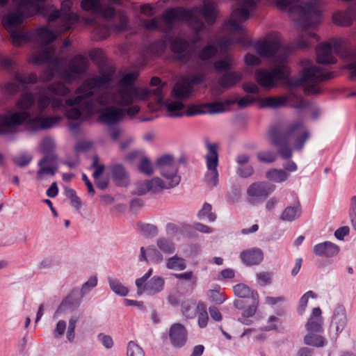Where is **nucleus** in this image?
Instances as JSON below:
<instances>
[{
  "mask_svg": "<svg viewBox=\"0 0 356 356\" xmlns=\"http://www.w3.org/2000/svg\"><path fill=\"white\" fill-rule=\"evenodd\" d=\"M254 49L260 56L272 58L275 63L281 64L271 71L265 70L256 71L255 79L261 87L273 88L278 80L286 79L289 76L288 67L282 63L286 61L289 54L293 51V48L282 45L278 33L268 34L262 41L254 44Z\"/></svg>",
  "mask_w": 356,
  "mask_h": 356,
  "instance_id": "nucleus-1",
  "label": "nucleus"
},
{
  "mask_svg": "<svg viewBox=\"0 0 356 356\" xmlns=\"http://www.w3.org/2000/svg\"><path fill=\"white\" fill-rule=\"evenodd\" d=\"M111 81L109 75L95 76L86 80L76 90L78 95L72 99L65 100V104L69 108L65 111L67 118L77 120L83 115L86 117L92 114L97 105L105 106L100 104L99 99L102 94L95 95L94 90L108 85Z\"/></svg>",
  "mask_w": 356,
  "mask_h": 356,
  "instance_id": "nucleus-2",
  "label": "nucleus"
},
{
  "mask_svg": "<svg viewBox=\"0 0 356 356\" xmlns=\"http://www.w3.org/2000/svg\"><path fill=\"white\" fill-rule=\"evenodd\" d=\"M217 13L216 4L210 0H204L202 6L195 7L192 10H187L183 7L167 9L162 17L168 31L172 29L175 22L181 21L186 22L194 32L198 34L205 28L200 15L204 17L209 25H211L216 22Z\"/></svg>",
  "mask_w": 356,
  "mask_h": 356,
  "instance_id": "nucleus-3",
  "label": "nucleus"
},
{
  "mask_svg": "<svg viewBox=\"0 0 356 356\" xmlns=\"http://www.w3.org/2000/svg\"><path fill=\"white\" fill-rule=\"evenodd\" d=\"M302 70L298 77L290 79L287 84L291 87L303 86L307 95H318L321 92L320 83L332 77V73L325 74L323 69L315 65L309 60L301 62Z\"/></svg>",
  "mask_w": 356,
  "mask_h": 356,
  "instance_id": "nucleus-4",
  "label": "nucleus"
},
{
  "mask_svg": "<svg viewBox=\"0 0 356 356\" xmlns=\"http://www.w3.org/2000/svg\"><path fill=\"white\" fill-rule=\"evenodd\" d=\"M152 95H155L156 101L158 103L161 104L163 102V95L161 94L160 88L154 90L122 88L118 89L114 94L103 92L99 101L102 104L114 103L121 106H128L131 104L135 99L145 100Z\"/></svg>",
  "mask_w": 356,
  "mask_h": 356,
  "instance_id": "nucleus-5",
  "label": "nucleus"
},
{
  "mask_svg": "<svg viewBox=\"0 0 356 356\" xmlns=\"http://www.w3.org/2000/svg\"><path fill=\"white\" fill-rule=\"evenodd\" d=\"M275 4L282 10L297 13L298 22L304 29L313 28L320 23L321 12L316 3L300 2V0H276Z\"/></svg>",
  "mask_w": 356,
  "mask_h": 356,
  "instance_id": "nucleus-6",
  "label": "nucleus"
},
{
  "mask_svg": "<svg viewBox=\"0 0 356 356\" xmlns=\"http://www.w3.org/2000/svg\"><path fill=\"white\" fill-rule=\"evenodd\" d=\"M60 119L58 116L31 118L29 112H16L0 116V133H8L11 127L19 125L24 122H30L33 130L47 129L57 124Z\"/></svg>",
  "mask_w": 356,
  "mask_h": 356,
  "instance_id": "nucleus-7",
  "label": "nucleus"
},
{
  "mask_svg": "<svg viewBox=\"0 0 356 356\" xmlns=\"http://www.w3.org/2000/svg\"><path fill=\"white\" fill-rule=\"evenodd\" d=\"M58 35L47 27L38 29V49L33 56L32 62L40 65L51 62L54 58L55 49L49 44L54 42Z\"/></svg>",
  "mask_w": 356,
  "mask_h": 356,
  "instance_id": "nucleus-8",
  "label": "nucleus"
},
{
  "mask_svg": "<svg viewBox=\"0 0 356 356\" xmlns=\"http://www.w3.org/2000/svg\"><path fill=\"white\" fill-rule=\"evenodd\" d=\"M72 3L71 0H63L60 10H55L48 16L49 21H56L55 28L60 34L71 29L79 20L78 16L70 12Z\"/></svg>",
  "mask_w": 356,
  "mask_h": 356,
  "instance_id": "nucleus-9",
  "label": "nucleus"
},
{
  "mask_svg": "<svg viewBox=\"0 0 356 356\" xmlns=\"http://www.w3.org/2000/svg\"><path fill=\"white\" fill-rule=\"evenodd\" d=\"M282 134L289 141L292 139L293 149L297 151L303 149L306 142L311 136L310 131L305 128L304 121L301 119L289 123Z\"/></svg>",
  "mask_w": 356,
  "mask_h": 356,
  "instance_id": "nucleus-10",
  "label": "nucleus"
},
{
  "mask_svg": "<svg viewBox=\"0 0 356 356\" xmlns=\"http://www.w3.org/2000/svg\"><path fill=\"white\" fill-rule=\"evenodd\" d=\"M152 272L153 270L150 268L143 277L136 280L138 295L147 292L148 295L152 296L161 292L163 289L165 282L161 277L154 276L147 281L151 277Z\"/></svg>",
  "mask_w": 356,
  "mask_h": 356,
  "instance_id": "nucleus-11",
  "label": "nucleus"
},
{
  "mask_svg": "<svg viewBox=\"0 0 356 356\" xmlns=\"http://www.w3.org/2000/svg\"><path fill=\"white\" fill-rule=\"evenodd\" d=\"M206 145L209 152L206 156L208 172L205 175V181L210 187H213L218 181V146L216 143L211 144L208 141L206 142Z\"/></svg>",
  "mask_w": 356,
  "mask_h": 356,
  "instance_id": "nucleus-12",
  "label": "nucleus"
},
{
  "mask_svg": "<svg viewBox=\"0 0 356 356\" xmlns=\"http://www.w3.org/2000/svg\"><path fill=\"white\" fill-rule=\"evenodd\" d=\"M88 66L87 58L77 54L69 61L67 66L62 71V77L67 83H71L86 72Z\"/></svg>",
  "mask_w": 356,
  "mask_h": 356,
  "instance_id": "nucleus-13",
  "label": "nucleus"
},
{
  "mask_svg": "<svg viewBox=\"0 0 356 356\" xmlns=\"http://www.w3.org/2000/svg\"><path fill=\"white\" fill-rule=\"evenodd\" d=\"M156 165L161 175L169 180V187H174L179 183L180 177L177 175V167L172 155L165 154L158 158Z\"/></svg>",
  "mask_w": 356,
  "mask_h": 356,
  "instance_id": "nucleus-14",
  "label": "nucleus"
},
{
  "mask_svg": "<svg viewBox=\"0 0 356 356\" xmlns=\"http://www.w3.org/2000/svg\"><path fill=\"white\" fill-rule=\"evenodd\" d=\"M268 136L271 143L277 147V152L283 159H289L293 154V147H291L289 140L282 134L278 127H270Z\"/></svg>",
  "mask_w": 356,
  "mask_h": 356,
  "instance_id": "nucleus-15",
  "label": "nucleus"
},
{
  "mask_svg": "<svg viewBox=\"0 0 356 356\" xmlns=\"http://www.w3.org/2000/svg\"><path fill=\"white\" fill-rule=\"evenodd\" d=\"M70 90L62 82L53 83L45 89L44 95H41L38 102V106L40 112L47 108L50 103V97L53 95H66Z\"/></svg>",
  "mask_w": 356,
  "mask_h": 356,
  "instance_id": "nucleus-16",
  "label": "nucleus"
},
{
  "mask_svg": "<svg viewBox=\"0 0 356 356\" xmlns=\"http://www.w3.org/2000/svg\"><path fill=\"white\" fill-rule=\"evenodd\" d=\"M274 190L273 185L264 181L256 182L248 187L247 194L250 198V202L254 204L256 202L265 200Z\"/></svg>",
  "mask_w": 356,
  "mask_h": 356,
  "instance_id": "nucleus-17",
  "label": "nucleus"
},
{
  "mask_svg": "<svg viewBox=\"0 0 356 356\" xmlns=\"http://www.w3.org/2000/svg\"><path fill=\"white\" fill-rule=\"evenodd\" d=\"M58 156L56 154L44 156L38 162L39 170L37 172V179L42 180L45 175L54 176L58 170Z\"/></svg>",
  "mask_w": 356,
  "mask_h": 356,
  "instance_id": "nucleus-18",
  "label": "nucleus"
},
{
  "mask_svg": "<svg viewBox=\"0 0 356 356\" xmlns=\"http://www.w3.org/2000/svg\"><path fill=\"white\" fill-rule=\"evenodd\" d=\"M170 48L175 60L186 62L190 59L191 51L188 41L180 38L173 39Z\"/></svg>",
  "mask_w": 356,
  "mask_h": 356,
  "instance_id": "nucleus-19",
  "label": "nucleus"
},
{
  "mask_svg": "<svg viewBox=\"0 0 356 356\" xmlns=\"http://www.w3.org/2000/svg\"><path fill=\"white\" fill-rule=\"evenodd\" d=\"M225 111V104L222 102L207 103L200 105L191 106L186 111V115L187 116H192L199 114H204L207 113L215 114L222 113Z\"/></svg>",
  "mask_w": 356,
  "mask_h": 356,
  "instance_id": "nucleus-20",
  "label": "nucleus"
},
{
  "mask_svg": "<svg viewBox=\"0 0 356 356\" xmlns=\"http://www.w3.org/2000/svg\"><path fill=\"white\" fill-rule=\"evenodd\" d=\"M204 80L202 74H195L191 79V83L188 81H182L177 83L172 90V95L175 97L179 99H184L188 98L191 92V83L200 84Z\"/></svg>",
  "mask_w": 356,
  "mask_h": 356,
  "instance_id": "nucleus-21",
  "label": "nucleus"
},
{
  "mask_svg": "<svg viewBox=\"0 0 356 356\" xmlns=\"http://www.w3.org/2000/svg\"><path fill=\"white\" fill-rule=\"evenodd\" d=\"M171 344L175 348H181L187 341V330L181 323H174L169 331Z\"/></svg>",
  "mask_w": 356,
  "mask_h": 356,
  "instance_id": "nucleus-22",
  "label": "nucleus"
},
{
  "mask_svg": "<svg viewBox=\"0 0 356 356\" xmlns=\"http://www.w3.org/2000/svg\"><path fill=\"white\" fill-rule=\"evenodd\" d=\"M101 113L99 120L108 125H114L118 123L125 114L124 109L113 106L102 109Z\"/></svg>",
  "mask_w": 356,
  "mask_h": 356,
  "instance_id": "nucleus-23",
  "label": "nucleus"
},
{
  "mask_svg": "<svg viewBox=\"0 0 356 356\" xmlns=\"http://www.w3.org/2000/svg\"><path fill=\"white\" fill-rule=\"evenodd\" d=\"M316 61L319 64L330 65L336 63L337 60L332 55V45L321 43L316 48Z\"/></svg>",
  "mask_w": 356,
  "mask_h": 356,
  "instance_id": "nucleus-24",
  "label": "nucleus"
},
{
  "mask_svg": "<svg viewBox=\"0 0 356 356\" xmlns=\"http://www.w3.org/2000/svg\"><path fill=\"white\" fill-rule=\"evenodd\" d=\"M112 179L115 185L126 187L129 184V175L124 167L119 163L112 165L111 167Z\"/></svg>",
  "mask_w": 356,
  "mask_h": 356,
  "instance_id": "nucleus-25",
  "label": "nucleus"
},
{
  "mask_svg": "<svg viewBox=\"0 0 356 356\" xmlns=\"http://www.w3.org/2000/svg\"><path fill=\"white\" fill-rule=\"evenodd\" d=\"M241 259L247 266L258 265L264 259L263 252L257 248L244 250L241 253Z\"/></svg>",
  "mask_w": 356,
  "mask_h": 356,
  "instance_id": "nucleus-26",
  "label": "nucleus"
},
{
  "mask_svg": "<svg viewBox=\"0 0 356 356\" xmlns=\"http://www.w3.org/2000/svg\"><path fill=\"white\" fill-rule=\"evenodd\" d=\"M322 325L321 309L319 307H315L312 309V314L305 325L306 330L309 332H321Z\"/></svg>",
  "mask_w": 356,
  "mask_h": 356,
  "instance_id": "nucleus-27",
  "label": "nucleus"
},
{
  "mask_svg": "<svg viewBox=\"0 0 356 356\" xmlns=\"http://www.w3.org/2000/svg\"><path fill=\"white\" fill-rule=\"evenodd\" d=\"M140 260H145L147 263L158 264L163 261V255L160 249L152 246H147V248L142 246Z\"/></svg>",
  "mask_w": 356,
  "mask_h": 356,
  "instance_id": "nucleus-28",
  "label": "nucleus"
},
{
  "mask_svg": "<svg viewBox=\"0 0 356 356\" xmlns=\"http://www.w3.org/2000/svg\"><path fill=\"white\" fill-rule=\"evenodd\" d=\"M332 324L335 325L337 333L341 332L346 326L347 316L346 311L343 306H337L334 312L332 319Z\"/></svg>",
  "mask_w": 356,
  "mask_h": 356,
  "instance_id": "nucleus-29",
  "label": "nucleus"
},
{
  "mask_svg": "<svg viewBox=\"0 0 356 356\" xmlns=\"http://www.w3.org/2000/svg\"><path fill=\"white\" fill-rule=\"evenodd\" d=\"M143 185H144L145 188L139 190V195H143L149 191L156 193L162 191L164 188H170L169 187V182L166 184L159 177H154L151 180L147 181Z\"/></svg>",
  "mask_w": 356,
  "mask_h": 356,
  "instance_id": "nucleus-30",
  "label": "nucleus"
},
{
  "mask_svg": "<svg viewBox=\"0 0 356 356\" xmlns=\"http://www.w3.org/2000/svg\"><path fill=\"white\" fill-rule=\"evenodd\" d=\"M353 13L352 7H349L344 12H337L332 15L333 22L338 26H348L353 22Z\"/></svg>",
  "mask_w": 356,
  "mask_h": 356,
  "instance_id": "nucleus-31",
  "label": "nucleus"
},
{
  "mask_svg": "<svg viewBox=\"0 0 356 356\" xmlns=\"http://www.w3.org/2000/svg\"><path fill=\"white\" fill-rule=\"evenodd\" d=\"M248 307L243 312L242 317L238 319L240 322L243 324L249 325L250 321L248 319L249 317L253 316L259 305V295L254 293L252 296V300H250Z\"/></svg>",
  "mask_w": 356,
  "mask_h": 356,
  "instance_id": "nucleus-32",
  "label": "nucleus"
},
{
  "mask_svg": "<svg viewBox=\"0 0 356 356\" xmlns=\"http://www.w3.org/2000/svg\"><path fill=\"white\" fill-rule=\"evenodd\" d=\"M80 304V298L74 297V293H72L62 301L57 311L58 312H65L67 310L72 311L77 308Z\"/></svg>",
  "mask_w": 356,
  "mask_h": 356,
  "instance_id": "nucleus-33",
  "label": "nucleus"
},
{
  "mask_svg": "<svg viewBox=\"0 0 356 356\" xmlns=\"http://www.w3.org/2000/svg\"><path fill=\"white\" fill-rule=\"evenodd\" d=\"M241 79V74L236 72H230L224 74L218 80L220 86L228 88L234 86Z\"/></svg>",
  "mask_w": 356,
  "mask_h": 356,
  "instance_id": "nucleus-34",
  "label": "nucleus"
},
{
  "mask_svg": "<svg viewBox=\"0 0 356 356\" xmlns=\"http://www.w3.org/2000/svg\"><path fill=\"white\" fill-rule=\"evenodd\" d=\"M301 213L300 203L293 207H287L280 216V219L284 221H293L298 218Z\"/></svg>",
  "mask_w": 356,
  "mask_h": 356,
  "instance_id": "nucleus-35",
  "label": "nucleus"
},
{
  "mask_svg": "<svg viewBox=\"0 0 356 356\" xmlns=\"http://www.w3.org/2000/svg\"><path fill=\"white\" fill-rule=\"evenodd\" d=\"M339 252V246H314L313 252L318 257H331Z\"/></svg>",
  "mask_w": 356,
  "mask_h": 356,
  "instance_id": "nucleus-36",
  "label": "nucleus"
},
{
  "mask_svg": "<svg viewBox=\"0 0 356 356\" xmlns=\"http://www.w3.org/2000/svg\"><path fill=\"white\" fill-rule=\"evenodd\" d=\"M166 109L171 118L181 117L184 115V104L179 101H172L166 104Z\"/></svg>",
  "mask_w": 356,
  "mask_h": 356,
  "instance_id": "nucleus-37",
  "label": "nucleus"
},
{
  "mask_svg": "<svg viewBox=\"0 0 356 356\" xmlns=\"http://www.w3.org/2000/svg\"><path fill=\"white\" fill-rule=\"evenodd\" d=\"M266 177L270 181L280 183L286 181L289 175L284 170L273 168L266 172Z\"/></svg>",
  "mask_w": 356,
  "mask_h": 356,
  "instance_id": "nucleus-38",
  "label": "nucleus"
},
{
  "mask_svg": "<svg viewBox=\"0 0 356 356\" xmlns=\"http://www.w3.org/2000/svg\"><path fill=\"white\" fill-rule=\"evenodd\" d=\"M234 292L236 296L240 298L252 300L254 293H257L255 291H252L247 285L244 284H238L233 287Z\"/></svg>",
  "mask_w": 356,
  "mask_h": 356,
  "instance_id": "nucleus-39",
  "label": "nucleus"
},
{
  "mask_svg": "<svg viewBox=\"0 0 356 356\" xmlns=\"http://www.w3.org/2000/svg\"><path fill=\"white\" fill-rule=\"evenodd\" d=\"M287 98L285 97H268L263 99L262 106L279 108L285 105Z\"/></svg>",
  "mask_w": 356,
  "mask_h": 356,
  "instance_id": "nucleus-40",
  "label": "nucleus"
},
{
  "mask_svg": "<svg viewBox=\"0 0 356 356\" xmlns=\"http://www.w3.org/2000/svg\"><path fill=\"white\" fill-rule=\"evenodd\" d=\"M167 267L169 269L182 270L186 268V261L184 259L175 255L168 259Z\"/></svg>",
  "mask_w": 356,
  "mask_h": 356,
  "instance_id": "nucleus-41",
  "label": "nucleus"
},
{
  "mask_svg": "<svg viewBox=\"0 0 356 356\" xmlns=\"http://www.w3.org/2000/svg\"><path fill=\"white\" fill-rule=\"evenodd\" d=\"M304 343L308 346L323 347L325 345V339L321 335L310 332L305 337Z\"/></svg>",
  "mask_w": 356,
  "mask_h": 356,
  "instance_id": "nucleus-42",
  "label": "nucleus"
},
{
  "mask_svg": "<svg viewBox=\"0 0 356 356\" xmlns=\"http://www.w3.org/2000/svg\"><path fill=\"white\" fill-rule=\"evenodd\" d=\"M312 37L318 40V38L315 33H312L307 31H304L298 38L297 47L300 49H305L308 48L309 47V42L308 40Z\"/></svg>",
  "mask_w": 356,
  "mask_h": 356,
  "instance_id": "nucleus-43",
  "label": "nucleus"
},
{
  "mask_svg": "<svg viewBox=\"0 0 356 356\" xmlns=\"http://www.w3.org/2000/svg\"><path fill=\"white\" fill-rule=\"evenodd\" d=\"M197 309L199 312L198 314V325L201 328H204L207 325L209 316L207 312V307L204 302H199L197 305Z\"/></svg>",
  "mask_w": 356,
  "mask_h": 356,
  "instance_id": "nucleus-44",
  "label": "nucleus"
},
{
  "mask_svg": "<svg viewBox=\"0 0 356 356\" xmlns=\"http://www.w3.org/2000/svg\"><path fill=\"white\" fill-rule=\"evenodd\" d=\"M108 284L111 290L117 295L126 296L129 292L128 289L124 286L118 280L108 278Z\"/></svg>",
  "mask_w": 356,
  "mask_h": 356,
  "instance_id": "nucleus-45",
  "label": "nucleus"
},
{
  "mask_svg": "<svg viewBox=\"0 0 356 356\" xmlns=\"http://www.w3.org/2000/svg\"><path fill=\"white\" fill-rule=\"evenodd\" d=\"M138 226L142 234L147 238L154 237L158 234L157 227L152 224L138 222Z\"/></svg>",
  "mask_w": 356,
  "mask_h": 356,
  "instance_id": "nucleus-46",
  "label": "nucleus"
},
{
  "mask_svg": "<svg viewBox=\"0 0 356 356\" xmlns=\"http://www.w3.org/2000/svg\"><path fill=\"white\" fill-rule=\"evenodd\" d=\"M212 206L209 203H204L202 209L198 212L200 219H207L209 222H213L216 219V215L211 211Z\"/></svg>",
  "mask_w": 356,
  "mask_h": 356,
  "instance_id": "nucleus-47",
  "label": "nucleus"
},
{
  "mask_svg": "<svg viewBox=\"0 0 356 356\" xmlns=\"http://www.w3.org/2000/svg\"><path fill=\"white\" fill-rule=\"evenodd\" d=\"M234 61L231 55H226L222 60L213 63L214 68L218 71H226L232 68Z\"/></svg>",
  "mask_w": 356,
  "mask_h": 356,
  "instance_id": "nucleus-48",
  "label": "nucleus"
},
{
  "mask_svg": "<svg viewBox=\"0 0 356 356\" xmlns=\"http://www.w3.org/2000/svg\"><path fill=\"white\" fill-rule=\"evenodd\" d=\"M197 305L191 300H186L181 304V311L186 318H193L195 316Z\"/></svg>",
  "mask_w": 356,
  "mask_h": 356,
  "instance_id": "nucleus-49",
  "label": "nucleus"
},
{
  "mask_svg": "<svg viewBox=\"0 0 356 356\" xmlns=\"http://www.w3.org/2000/svg\"><path fill=\"white\" fill-rule=\"evenodd\" d=\"M35 99L31 93H24L17 102V106L19 109L26 110L33 105Z\"/></svg>",
  "mask_w": 356,
  "mask_h": 356,
  "instance_id": "nucleus-50",
  "label": "nucleus"
},
{
  "mask_svg": "<svg viewBox=\"0 0 356 356\" xmlns=\"http://www.w3.org/2000/svg\"><path fill=\"white\" fill-rule=\"evenodd\" d=\"M218 49L215 45L209 44L199 51L198 57L202 60H207L216 55Z\"/></svg>",
  "mask_w": 356,
  "mask_h": 356,
  "instance_id": "nucleus-51",
  "label": "nucleus"
},
{
  "mask_svg": "<svg viewBox=\"0 0 356 356\" xmlns=\"http://www.w3.org/2000/svg\"><path fill=\"white\" fill-rule=\"evenodd\" d=\"M81 6L84 10L90 11L92 13L97 14L98 10L101 8V3L99 0H82Z\"/></svg>",
  "mask_w": 356,
  "mask_h": 356,
  "instance_id": "nucleus-52",
  "label": "nucleus"
},
{
  "mask_svg": "<svg viewBox=\"0 0 356 356\" xmlns=\"http://www.w3.org/2000/svg\"><path fill=\"white\" fill-rule=\"evenodd\" d=\"M38 77L34 73H31L28 75L21 74L19 73H16L15 74V81H16L18 83H20L22 86H24L28 83H36Z\"/></svg>",
  "mask_w": 356,
  "mask_h": 356,
  "instance_id": "nucleus-53",
  "label": "nucleus"
},
{
  "mask_svg": "<svg viewBox=\"0 0 356 356\" xmlns=\"http://www.w3.org/2000/svg\"><path fill=\"white\" fill-rule=\"evenodd\" d=\"M257 157L261 163H271L276 161L277 154L272 151H261L257 152Z\"/></svg>",
  "mask_w": 356,
  "mask_h": 356,
  "instance_id": "nucleus-54",
  "label": "nucleus"
},
{
  "mask_svg": "<svg viewBox=\"0 0 356 356\" xmlns=\"http://www.w3.org/2000/svg\"><path fill=\"white\" fill-rule=\"evenodd\" d=\"M127 356H145V353L141 347L135 341H130L127 345Z\"/></svg>",
  "mask_w": 356,
  "mask_h": 356,
  "instance_id": "nucleus-55",
  "label": "nucleus"
},
{
  "mask_svg": "<svg viewBox=\"0 0 356 356\" xmlns=\"http://www.w3.org/2000/svg\"><path fill=\"white\" fill-rule=\"evenodd\" d=\"M138 168L141 172L146 175L149 176L153 174V168L150 161L146 156H142Z\"/></svg>",
  "mask_w": 356,
  "mask_h": 356,
  "instance_id": "nucleus-56",
  "label": "nucleus"
},
{
  "mask_svg": "<svg viewBox=\"0 0 356 356\" xmlns=\"http://www.w3.org/2000/svg\"><path fill=\"white\" fill-rule=\"evenodd\" d=\"M97 284V277L96 276L90 277L87 282H86L81 289V296L83 297L88 293Z\"/></svg>",
  "mask_w": 356,
  "mask_h": 356,
  "instance_id": "nucleus-57",
  "label": "nucleus"
},
{
  "mask_svg": "<svg viewBox=\"0 0 356 356\" xmlns=\"http://www.w3.org/2000/svg\"><path fill=\"white\" fill-rule=\"evenodd\" d=\"M137 77V74L136 73H128L125 74L120 81V88H132L131 86L133 85L134 81Z\"/></svg>",
  "mask_w": 356,
  "mask_h": 356,
  "instance_id": "nucleus-58",
  "label": "nucleus"
},
{
  "mask_svg": "<svg viewBox=\"0 0 356 356\" xmlns=\"http://www.w3.org/2000/svg\"><path fill=\"white\" fill-rule=\"evenodd\" d=\"M65 192L66 196L70 200L72 205L77 209H79L81 206V202L76 195L75 191L70 188H65Z\"/></svg>",
  "mask_w": 356,
  "mask_h": 356,
  "instance_id": "nucleus-59",
  "label": "nucleus"
},
{
  "mask_svg": "<svg viewBox=\"0 0 356 356\" xmlns=\"http://www.w3.org/2000/svg\"><path fill=\"white\" fill-rule=\"evenodd\" d=\"M91 167L95 168V171L93 173V177L95 179L97 180L105 170L104 165L99 163V156L97 155H95L93 156Z\"/></svg>",
  "mask_w": 356,
  "mask_h": 356,
  "instance_id": "nucleus-60",
  "label": "nucleus"
},
{
  "mask_svg": "<svg viewBox=\"0 0 356 356\" xmlns=\"http://www.w3.org/2000/svg\"><path fill=\"white\" fill-rule=\"evenodd\" d=\"M54 148V143L51 138H47L42 140L41 144V152L44 154V156L56 154L53 152Z\"/></svg>",
  "mask_w": 356,
  "mask_h": 356,
  "instance_id": "nucleus-61",
  "label": "nucleus"
},
{
  "mask_svg": "<svg viewBox=\"0 0 356 356\" xmlns=\"http://www.w3.org/2000/svg\"><path fill=\"white\" fill-rule=\"evenodd\" d=\"M32 160V156L31 155L23 154L19 156H15L13 158V161L14 163L19 167H24L30 163Z\"/></svg>",
  "mask_w": 356,
  "mask_h": 356,
  "instance_id": "nucleus-62",
  "label": "nucleus"
},
{
  "mask_svg": "<svg viewBox=\"0 0 356 356\" xmlns=\"http://www.w3.org/2000/svg\"><path fill=\"white\" fill-rule=\"evenodd\" d=\"M315 296H316L313 291H309L301 297L298 307V312L300 314H302L305 312L309 298H314Z\"/></svg>",
  "mask_w": 356,
  "mask_h": 356,
  "instance_id": "nucleus-63",
  "label": "nucleus"
},
{
  "mask_svg": "<svg viewBox=\"0 0 356 356\" xmlns=\"http://www.w3.org/2000/svg\"><path fill=\"white\" fill-rule=\"evenodd\" d=\"M67 323L64 320H60L56 323V328L53 332L54 337L56 339L61 338L66 330Z\"/></svg>",
  "mask_w": 356,
  "mask_h": 356,
  "instance_id": "nucleus-64",
  "label": "nucleus"
}]
</instances>
